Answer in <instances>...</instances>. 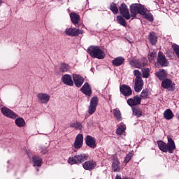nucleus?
Returning a JSON list of instances; mask_svg holds the SVG:
<instances>
[{
  "label": "nucleus",
  "mask_w": 179,
  "mask_h": 179,
  "mask_svg": "<svg viewBox=\"0 0 179 179\" xmlns=\"http://www.w3.org/2000/svg\"><path fill=\"white\" fill-rule=\"evenodd\" d=\"M65 34L71 37H76L79 36V34H83V30L76 28H67L65 30Z\"/></svg>",
  "instance_id": "nucleus-7"
},
{
  "label": "nucleus",
  "mask_w": 179,
  "mask_h": 179,
  "mask_svg": "<svg viewBox=\"0 0 179 179\" xmlns=\"http://www.w3.org/2000/svg\"><path fill=\"white\" fill-rule=\"evenodd\" d=\"M117 20L119 24H121L122 26H124V27L127 26V22L125 21L124 17H122V16L118 15L117 17Z\"/></svg>",
  "instance_id": "nucleus-35"
},
{
  "label": "nucleus",
  "mask_w": 179,
  "mask_h": 179,
  "mask_svg": "<svg viewBox=\"0 0 179 179\" xmlns=\"http://www.w3.org/2000/svg\"><path fill=\"white\" fill-rule=\"evenodd\" d=\"M142 72H143V78H149V75H150L149 73L150 72L149 69L144 68V69H143Z\"/></svg>",
  "instance_id": "nucleus-42"
},
{
  "label": "nucleus",
  "mask_w": 179,
  "mask_h": 179,
  "mask_svg": "<svg viewBox=\"0 0 179 179\" xmlns=\"http://www.w3.org/2000/svg\"><path fill=\"white\" fill-rule=\"evenodd\" d=\"M120 89L123 96H131V94H132V89L128 85H123L120 86Z\"/></svg>",
  "instance_id": "nucleus-17"
},
{
  "label": "nucleus",
  "mask_w": 179,
  "mask_h": 179,
  "mask_svg": "<svg viewBox=\"0 0 179 179\" xmlns=\"http://www.w3.org/2000/svg\"><path fill=\"white\" fill-rule=\"evenodd\" d=\"M38 103L40 104H48V101H50V99H51V96L47 93L41 92L36 95Z\"/></svg>",
  "instance_id": "nucleus-6"
},
{
  "label": "nucleus",
  "mask_w": 179,
  "mask_h": 179,
  "mask_svg": "<svg viewBox=\"0 0 179 179\" xmlns=\"http://www.w3.org/2000/svg\"><path fill=\"white\" fill-rule=\"evenodd\" d=\"M113 113L117 121L120 122L121 120H122V117H121V112L119 110L113 109Z\"/></svg>",
  "instance_id": "nucleus-33"
},
{
  "label": "nucleus",
  "mask_w": 179,
  "mask_h": 179,
  "mask_svg": "<svg viewBox=\"0 0 179 179\" xmlns=\"http://www.w3.org/2000/svg\"><path fill=\"white\" fill-rule=\"evenodd\" d=\"M115 179H122V178H121V176H117L116 178H115Z\"/></svg>",
  "instance_id": "nucleus-44"
},
{
  "label": "nucleus",
  "mask_w": 179,
  "mask_h": 179,
  "mask_svg": "<svg viewBox=\"0 0 179 179\" xmlns=\"http://www.w3.org/2000/svg\"><path fill=\"white\" fill-rule=\"evenodd\" d=\"M150 94V92L149 90H143L140 95L141 100L142 101V99H148Z\"/></svg>",
  "instance_id": "nucleus-34"
},
{
  "label": "nucleus",
  "mask_w": 179,
  "mask_h": 179,
  "mask_svg": "<svg viewBox=\"0 0 179 179\" xmlns=\"http://www.w3.org/2000/svg\"><path fill=\"white\" fill-rule=\"evenodd\" d=\"M164 117L166 120H171L174 117V114L171 110L167 109L164 113Z\"/></svg>",
  "instance_id": "nucleus-26"
},
{
  "label": "nucleus",
  "mask_w": 179,
  "mask_h": 179,
  "mask_svg": "<svg viewBox=\"0 0 179 179\" xmlns=\"http://www.w3.org/2000/svg\"><path fill=\"white\" fill-rule=\"evenodd\" d=\"M125 125H120L116 130V134L117 135H122V134L125 131Z\"/></svg>",
  "instance_id": "nucleus-36"
},
{
  "label": "nucleus",
  "mask_w": 179,
  "mask_h": 179,
  "mask_svg": "<svg viewBox=\"0 0 179 179\" xmlns=\"http://www.w3.org/2000/svg\"><path fill=\"white\" fill-rule=\"evenodd\" d=\"M110 10H112L115 15H117V13H118V7L117 6V4L113 3L110 5Z\"/></svg>",
  "instance_id": "nucleus-37"
},
{
  "label": "nucleus",
  "mask_w": 179,
  "mask_h": 179,
  "mask_svg": "<svg viewBox=\"0 0 179 179\" xmlns=\"http://www.w3.org/2000/svg\"><path fill=\"white\" fill-rule=\"evenodd\" d=\"M132 156H134V152H129L124 158V163H129L131 159H132Z\"/></svg>",
  "instance_id": "nucleus-40"
},
{
  "label": "nucleus",
  "mask_w": 179,
  "mask_h": 179,
  "mask_svg": "<svg viewBox=\"0 0 179 179\" xmlns=\"http://www.w3.org/2000/svg\"><path fill=\"white\" fill-rule=\"evenodd\" d=\"M73 79L76 87H80L83 85V82H85L83 77L78 74H73Z\"/></svg>",
  "instance_id": "nucleus-13"
},
{
  "label": "nucleus",
  "mask_w": 179,
  "mask_h": 179,
  "mask_svg": "<svg viewBox=\"0 0 179 179\" xmlns=\"http://www.w3.org/2000/svg\"><path fill=\"white\" fill-rule=\"evenodd\" d=\"M157 62L162 66H167L169 65V62H167V59H166V56L163 55L162 52H159L158 53Z\"/></svg>",
  "instance_id": "nucleus-12"
},
{
  "label": "nucleus",
  "mask_w": 179,
  "mask_h": 179,
  "mask_svg": "<svg viewBox=\"0 0 179 179\" xmlns=\"http://www.w3.org/2000/svg\"><path fill=\"white\" fill-rule=\"evenodd\" d=\"M15 124L20 128H22V127H24V125H26V122H24V118L18 117L15 120Z\"/></svg>",
  "instance_id": "nucleus-29"
},
{
  "label": "nucleus",
  "mask_w": 179,
  "mask_h": 179,
  "mask_svg": "<svg viewBox=\"0 0 179 179\" xmlns=\"http://www.w3.org/2000/svg\"><path fill=\"white\" fill-rule=\"evenodd\" d=\"M2 4V0H0V6Z\"/></svg>",
  "instance_id": "nucleus-46"
},
{
  "label": "nucleus",
  "mask_w": 179,
  "mask_h": 179,
  "mask_svg": "<svg viewBox=\"0 0 179 179\" xmlns=\"http://www.w3.org/2000/svg\"><path fill=\"white\" fill-rule=\"evenodd\" d=\"M143 80L142 78H135L134 80V90L136 93H139L143 89Z\"/></svg>",
  "instance_id": "nucleus-10"
},
{
  "label": "nucleus",
  "mask_w": 179,
  "mask_h": 179,
  "mask_svg": "<svg viewBox=\"0 0 179 179\" xmlns=\"http://www.w3.org/2000/svg\"><path fill=\"white\" fill-rule=\"evenodd\" d=\"M62 80L64 85L67 86H73V80H72V77L69 74L64 75L62 77Z\"/></svg>",
  "instance_id": "nucleus-18"
},
{
  "label": "nucleus",
  "mask_w": 179,
  "mask_h": 179,
  "mask_svg": "<svg viewBox=\"0 0 179 179\" xmlns=\"http://www.w3.org/2000/svg\"><path fill=\"white\" fill-rule=\"evenodd\" d=\"M32 160H33L34 166H37V167H41L43 163V160L41 159V158H40L38 156H34L32 157Z\"/></svg>",
  "instance_id": "nucleus-23"
},
{
  "label": "nucleus",
  "mask_w": 179,
  "mask_h": 179,
  "mask_svg": "<svg viewBox=\"0 0 179 179\" xmlns=\"http://www.w3.org/2000/svg\"><path fill=\"white\" fill-rule=\"evenodd\" d=\"M172 48L175 51L178 58L179 59V45L177 44H172Z\"/></svg>",
  "instance_id": "nucleus-41"
},
{
  "label": "nucleus",
  "mask_w": 179,
  "mask_h": 179,
  "mask_svg": "<svg viewBox=\"0 0 179 179\" xmlns=\"http://www.w3.org/2000/svg\"><path fill=\"white\" fill-rule=\"evenodd\" d=\"M157 145L159 149H160L162 152H164V153H167V152H169V153H173L176 150V143H174V141H173L171 138H168L167 143L162 141H158Z\"/></svg>",
  "instance_id": "nucleus-1"
},
{
  "label": "nucleus",
  "mask_w": 179,
  "mask_h": 179,
  "mask_svg": "<svg viewBox=\"0 0 179 179\" xmlns=\"http://www.w3.org/2000/svg\"><path fill=\"white\" fill-rule=\"evenodd\" d=\"M83 145V135L78 134L76 137V140L73 144L75 149H80Z\"/></svg>",
  "instance_id": "nucleus-11"
},
{
  "label": "nucleus",
  "mask_w": 179,
  "mask_h": 179,
  "mask_svg": "<svg viewBox=\"0 0 179 179\" xmlns=\"http://www.w3.org/2000/svg\"><path fill=\"white\" fill-rule=\"evenodd\" d=\"M141 98L139 96H136L133 98H130L127 100V104L130 106V107H134V106H139L141 104Z\"/></svg>",
  "instance_id": "nucleus-15"
},
{
  "label": "nucleus",
  "mask_w": 179,
  "mask_h": 179,
  "mask_svg": "<svg viewBox=\"0 0 179 179\" xmlns=\"http://www.w3.org/2000/svg\"><path fill=\"white\" fill-rule=\"evenodd\" d=\"M85 143L87 146L91 148V149H96V139L92 137V136H87L85 138Z\"/></svg>",
  "instance_id": "nucleus-14"
},
{
  "label": "nucleus",
  "mask_w": 179,
  "mask_h": 179,
  "mask_svg": "<svg viewBox=\"0 0 179 179\" xmlns=\"http://www.w3.org/2000/svg\"><path fill=\"white\" fill-rule=\"evenodd\" d=\"M88 54H90L92 58H98V59H103L106 57L104 52L101 50L99 46L89 47Z\"/></svg>",
  "instance_id": "nucleus-2"
},
{
  "label": "nucleus",
  "mask_w": 179,
  "mask_h": 179,
  "mask_svg": "<svg viewBox=\"0 0 179 179\" xmlns=\"http://www.w3.org/2000/svg\"><path fill=\"white\" fill-rule=\"evenodd\" d=\"M162 87L164 89L171 90V89H173V82L170 79H165L162 83Z\"/></svg>",
  "instance_id": "nucleus-20"
},
{
  "label": "nucleus",
  "mask_w": 179,
  "mask_h": 179,
  "mask_svg": "<svg viewBox=\"0 0 179 179\" xmlns=\"http://www.w3.org/2000/svg\"><path fill=\"white\" fill-rule=\"evenodd\" d=\"M155 59H156L155 52H152L148 55V59L150 62H155Z\"/></svg>",
  "instance_id": "nucleus-38"
},
{
  "label": "nucleus",
  "mask_w": 179,
  "mask_h": 179,
  "mask_svg": "<svg viewBox=\"0 0 179 179\" xmlns=\"http://www.w3.org/2000/svg\"><path fill=\"white\" fill-rule=\"evenodd\" d=\"M150 43L155 45L156 43H157V36H156V34L155 32H151L149 35Z\"/></svg>",
  "instance_id": "nucleus-24"
},
{
  "label": "nucleus",
  "mask_w": 179,
  "mask_h": 179,
  "mask_svg": "<svg viewBox=\"0 0 179 179\" xmlns=\"http://www.w3.org/2000/svg\"><path fill=\"white\" fill-rule=\"evenodd\" d=\"M1 111L3 115L7 117L8 118H12L13 120H15V118H17V115L6 107H2L1 108Z\"/></svg>",
  "instance_id": "nucleus-8"
},
{
  "label": "nucleus",
  "mask_w": 179,
  "mask_h": 179,
  "mask_svg": "<svg viewBox=\"0 0 179 179\" xmlns=\"http://www.w3.org/2000/svg\"><path fill=\"white\" fill-rule=\"evenodd\" d=\"M129 64L134 68H138V69L143 66H146V63L145 62V60H143V62H142L139 60L132 59L129 62Z\"/></svg>",
  "instance_id": "nucleus-16"
},
{
  "label": "nucleus",
  "mask_w": 179,
  "mask_h": 179,
  "mask_svg": "<svg viewBox=\"0 0 179 179\" xmlns=\"http://www.w3.org/2000/svg\"><path fill=\"white\" fill-rule=\"evenodd\" d=\"M157 76L160 80H163L167 78V73L164 70H160L158 73H157Z\"/></svg>",
  "instance_id": "nucleus-30"
},
{
  "label": "nucleus",
  "mask_w": 179,
  "mask_h": 179,
  "mask_svg": "<svg viewBox=\"0 0 179 179\" xmlns=\"http://www.w3.org/2000/svg\"><path fill=\"white\" fill-rule=\"evenodd\" d=\"M112 168L114 171H120V161L118 159H113Z\"/></svg>",
  "instance_id": "nucleus-27"
},
{
  "label": "nucleus",
  "mask_w": 179,
  "mask_h": 179,
  "mask_svg": "<svg viewBox=\"0 0 179 179\" xmlns=\"http://www.w3.org/2000/svg\"><path fill=\"white\" fill-rule=\"evenodd\" d=\"M120 13L122 15L123 17L126 20H129L131 19V14L129 13V10L128 9V6H127V4L125 3H122L119 8Z\"/></svg>",
  "instance_id": "nucleus-5"
},
{
  "label": "nucleus",
  "mask_w": 179,
  "mask_h": 179,
  "mask_svg": "<svg viewBox=\"0 0 179 179\" xmlns=\"http://www.w3.org/2000/svg\"><path fill=\"white\" fill-rule=\"evenodd\" d=\"M134 75L136 76V79H142V73H141V71L138 70H134Z\"/></svg>",
  "instance_id": "nucleus-43"
},
{
  "label": "nucleus",
  "mask_w": 179,
  "mask_h": 179,
  "mask_svg": "<svg viewBox=\"0 0 179 179\" xmlns=\"http://www.w3.org/2000/svg\"><path fill=\"white\" fill-rule=\"evenodd\" d=\"M80 91L86 96H92V87H90V85L87 83L84 84L81 87Z\"/></svg>",
  "instance_id": "nucleus-19"
},
{
  "label": "nucleus",
  "mask_w": 179,
  "mask_h": 179,
  "mask_svg": "<svg viewBox=\"0 0 179 179\" xmlns=\"http://www.w3.org/2000/svg\"><path fill=\"white\" fill-rule=\"evenodd\" d=\"M124 58L122 57H117L113 61V64L114 66H120L124 64Z\"/></svg>",
  "instance_id": "nucleus-25"
},
{
  "label": "nucleus",
  "mask_w": 179,
  "mask_h": 179,
  "mask_svg": "<svg viewBox=\"0 0 179 179\" xmlns=\"http://www.w3.org/2000/svg\"><path fill=\"white\" fill-rule=\"evenodd\" d=\"M43 154L45 153V152H43Z\"/></svg>",
  "instance_id": "nucleus-47"
},
{
  "label": "nucleus",
  "mask_w": 179,
  "mask_h": 179,
  "mask_svg": "<svg viewBox=\"0 0 179 179\" xmlns=\"http://www.w3.org/2000/svg\"><path fill=\"white\" fill-rule=\"evenodd\" d=\"M71 128H75V129H79V131H81L83 128V124L79 122H76L74 123H71L70 124Z\"/></svg>",
  "instance_id": "nucleus-31"
},
{
  "label": "nucleus",
  "mask_w": 179,
  "mask_h": 179,
  "mask_svg": "<svg viewBox=\"0 0 179 179\" xmlns=\"http://www.w3.org/2000/svg\"><path fill=\"white\" fill-rule=\"evenodd\" d=\"M144 10H145V12H144L143 14H141V15H142V16H143L145 17V19H147L150 22H152L153 15H152V14H150L149 13V10H148L146 8H144Z\"/></svg>",
  "instance_id": "nucleus-28"
},
{
  "label": "nucleus",
  "mask_w": 179,
  "mask_h": 179,
  "mask_svg": "<svg viewBox=\"0 0 179 179\" xmlns=\"http://www.w3.org/2000/svg\"><path fill=\"white\" fill-rule=\"evenodd\" d=\"M133 114L136 115V117H141L142 116V110L139 108H134Z\"/></svg>",
  "instance_id": "nucleus-39"
},
{
  "label": "nucleus",
  "mask_w": 179,
  "mask_h": 179,
  "mask_svg": "<svg viewBox=\"0 0 179 179\" xmlns=\"http://www.w3.org/2000/svg\"><path fill=\"white\" fill-rule=\"evenodd\" d=\"M69 69H71V66H69V64H65V63H62L60 64L59 71L61 72H68V71H69Z\"/></svg>",
  "instance_id": "nucleus-32"
},
{
  "label": "nucleus",
  "mask_w": 179,
  "mask_h": 179,
  "mask_svg": "<svg viewBox=\"0 0 179 179\" xmlns=\"http://www.w3.org/2000/svg\"><path fill=\"white\" fill-rule=\"evenodd\" d=\"M146 10H145V7L141 4L134 3L130 6V12H131V17H136L138 13L140 15L144 14Z\"/></svg>",
  "instance_id": "nucleus-3"
},
{
  "label": "nucleus",
  "mask_w": 179,
  "mask_h": 179,
  "mask_svg": "<svg viewBox=\"0 0 179 179\" xmlns=\"http://www.w3.org/2000/svg\"><path fill=\"white\" fill-rule=\"evenodd\" d=\"M99 103V100L97 99V96H94L90 101V105L89 107V114L92 115L96 111V108L97 107V104Z\"/></svg>",
  "instance_id": "nucleus-9"
},
{
  "label": "nucleus",
  "mask_w": 179,
  "mask_h": 179,
  "mask_svg": "<svg viewBox=\"0 0 179 179\" xmlns=\"http://www.w3.org/2000/svg\"><path fill=\"white\" fill-rule=\"evenodd\" d=\"M70 17L73 24H78L79 23V20H80V17L78 14H76V13H70Z\"/></svg>",
  "instance_id": "nucleus-22"
},
{
  "label": "nucleus",
  "mask_w": 179,
  "mask_h": 179,
  "mask_svg": "<svg viewBox=\"0 0 179 179\" xmlns=\"http://www.w3.org/2000/svg\"><path fill=\"white\" fill-rule=\"evenodd\" d=\"M176 117H177V118H178V120H179V112L176 114Z\"/></svg>",
  "instance_id": "nucleus-45"
},
{
  "label": "nucleus",
  "mask_w": 179,
  "mask_h": 179,
  "mask_svg": "<svg viewBox=\"0 0 179 179\" xmlns=\"http://www.w3.org/2000/svg\"><path fill=\"white\" fill-rule=\"evenodd\" d=\"M87 160V155L86 154H78L76 155L74 157H71L68 159V163L69 164H80Z\"/></svg>",
  "instance_id": "nucleus-4"
},
{
  "label": "nucleus",
  "mask_w": 179,
  "mask_h": 179,
  "mask_svg": "<svg viewBox=\"0 0 179 179\" xmlns=\"http://www.w3.org/2000/svg\"><path fill=\"white\" fill-rule=\"evenodd\" d=\"M96 162L93 161H87L83 164V167L85 170H93L96 168Z\"/></svg>",
  "instance_id": "nucleus-21"
}]
</instances>
